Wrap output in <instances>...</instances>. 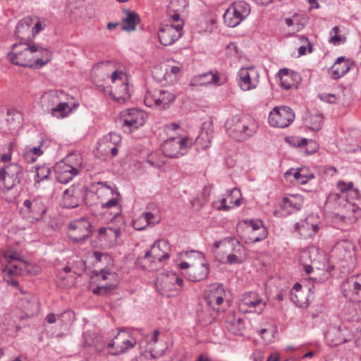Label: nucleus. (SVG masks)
<instances>
[{
  "instance_id": "1",
  "label": "nucleus",
  "mask_w": 361,
  "mask_h": 361,
  "mask_svg": "<svg viewBox=\"0 0 361 361\" xmlns=\"http://www.w3.org/2000/svg\"><path fill=\"white\" fill-rule=\"evenodd\" d=\"M23 46L22 50H16L8 54V59L14 65L30 68H40L51 59V53L46 48L37 44H29L27 42L16 43L12 49L16 50Z\"/></svg>"
},
{
  "instance_id": "2",
  "label": "nucleus",
  "mask_w": 361,
  "mask_h": 361,
  "mask_svg": "<svg viewBox=\"0 0 361 361\" xmlns=\"http://www.w3.org/2000/svg\"><path fill=\"white\" fill-rule=\"evenodd\" d=\"M337 187L341 194H331L328 198V202L334 201L338 203V207H341V211L337 214V216L345 223L353 224L361 216V209L357 205L347 201L345 193H352L353 198L356 199L360 197V193L357 189L353 188V182L347 184L339 181Z\"/></svg>"
},
{
  "instance_id": "3",
  "label": "nucleus",
  "mask_w": 361,
  "mask_h": 361,
  "mask_svg": "<svg viewBox=\"0 0 361 361\" xmlns=\"http://www.w3.org/2000/svg\"><path fill=\"white\" fill-rule=\"evenodd\" d=\"M82 344L85 346L94 347L96 351L103 352L108 350V353L112 355H118L124 353L127 350L133 348L136 341L135 340H124L122 345L116 344L114 340L106 343L103 335L95 331H87L82 335Z\"/></svg>"
},
{
  "instance_id": "4",
  "label": "nucleus",
  "mask_w": 361,
  "mask_h": 361,
  "mask_svg": "<svg viewBox=\"0 0 361 361\" xmlns=\"http://www.w3.org/2000/svg\"><path fill=\"white\" fill-rule=\"evenodd\" d=\"M102 185L101 188L97 189L96 194L98 197L103 195H111V197L108 199L106 202L101 203V209H102V214L106 216V219L111 222H118L123 224L124 223L123 218L122 217V207L119 204L121 194L117 190V188L114 185L111 187L108 185L106 183H99Z\"/></svg>"
},
{
  "instance_id": "5",
  "label": "nucleus",
  "mask_w": 361,
  "mask_h": 361,
  "mask_svg": "<svg viewBox=\"0 0 361 361\" xmlns=\"http://www.w3.org/2000/svg\"><path fill=\"white\" fill-rule=\"evenodd\" d=\"M227 134L238 141H244L257 131L255 123L247 116H235L225 123Z\"/></svg>"
},
{
  "instance_id": "6",
  "label": "nucleus",
  "mask_w": 361,
  "mask_h": 361,
  "mask_svg": "<svg viewBox=\"0 0 361 361\" xmlns=\"http://www.w3.org/2000/svg\"><path fill=\"white\" fill-rule=\"evenodd\" d=\"M335 254L343 268L348 271L353 270L356 264V252L354 243L350 240H341L334 247Z\"/></svg>"
},
{
  "instance_id": "7",
  "label": "nucleus",
  "mask_w": 361,
  "mask_h": 361,
  "mask_svg": "<svg viewBox=\"0 0 361 361\" xmlns=\"http://www.w3.org/2000/svg\"><path fill=\"white\" fill-rule=\"evenodd\" d=\"M250 13V5L243 1L232 4L226 11L223 18L226 25L235 27L244 20Z\"/></svg>"
},
{
  "instance_id": "8",
  "label": "nucleus",
  "mask_w": 361,
  "mask_h": 361,
  "mask_svg": "<svg viewBox=\"0 0 361 361\" xmlns=\"http://www.w3.org/2000/svg\"><path fill=\"white\" fill-rule=\"evenodd\" d=\"M117 122L121 126L124 132H130L137 129L145 123V113L137 109H127L120 113Z\"/></svg>"
},
{
  "instance_id": "9",
  "label": "nucleus",
  "mask_w": 361,
  "mask_h": 361,
  "mask_svg": "<svg viewBox=\"0 0 361 361\" xmlns=\"http://www.w3.org/2000/svg\"><path fill=\"white\" fill-rule=\"evenodd\" d=\"M176 99V95L165 90L147 91L145 97V103L147 106L165 110Z\"/></svg>"
},
{
  "instance_id": "10",
  "label": "nucleus",
  "mask_w": 361,
  "mask_h": 361,
  "mask_svg": "<svg viewBox=\"0 0 361 361\" xmlns=\"http://www.w3.org/2000/svg\"><path fill=\"white\" fill-rule=\"evenodd\" d=\"M294 119V111L286 106L274 107L269 116V123L271 126L282 128L289 126Z\"/></svg>"
},
{
  "instance_id": "11",
  "label": "nucleus",
  "mask_w": 361,
  "mask_h": 361,
  "mask_svg": "<svg viewBox=\"0 0 361 361\" xmlns=\"http://www.w3.org/2000/svg\"><path fill=\"white\" fill-rule=\"evenodd\" d=\"M89 220L80 218L69 225L68 237L75 243L82 244L90 236L92 231Z\"/></svg>"
},
{
  "instance_id": "12",
  "label": "nucleus",
  "mask_w": 361,
  "mask_h": 361,
  "mask_svg": "<svg viewBox=\"0 0 361 361\" xmlns=\"http://www.w3.org/2000/svg\"><path fill=\"white\" fill-rule=\"evenodd\" d=\"M23 177V167L17 164H11L0 170V179L4 181L7 190L20 184Z\"/></svg>"
},
{
  "instance_id": "13",
  "label": "nucleus",
  "mask_w": 361,
  "mask_h": 361,
  "mask_svg": "<svg viewBox=\"0 0 361 361\" xmlns=\"http://www.w3.org/2000/svg\"><path fill=\"white\" fill-rule=\"evenodd\" d=\"M47 211V207L42 197L25 200L23 204L21 212L26 214L32 222L39 221Z\"/></svg>"
},
{
  "instance_id": "14",
  "label": "nucleus",
  "mask_w": 361,
  "mask_h": 361,
  "mask_svg": "<svg viewBox=\"0 0 361 361\" xmlns=\"http://www.w3.org/2000/svg\"><path fill=\"white\" fill-rule=\"evenodd\" d=\"M183 23L181 22L176 25H164L158 32L160 43L164 46L172 44L182 36Z\"/></svg>"
},
{
  "instance_id": "15",
  "label": "nucleus",
  "mask_w": 361,
  "mask_h": 361,
  "mask_svg": "<svg viewBox=\"0 0 361 361\" xmlns=\"http://www.w3.org/2000/svg\"><path fill=\"white\" fill-rule=\"evenodd\" d=\"M266 306V302L263 301L262 298L256 292H249L243 295L240 307H247L245 312H254L261 314Z\"/></svg>"
},
{
  "instance_id": "16",
  "label": "nucleus",
  "mask_w": 361,
  "mask_h": 361,
  "mask_svg": "<svg viewBox=\"0 0 361 361\" xmlns=\"http://www.w3.org/2000/svg\"><path fill=\"white\" fill-rule=\"evenodd\" d=\"M294 228L301 236L310 238L319 231V226L316 223L314 216H308L305 219L295 224Z\"/></svg>"
},
{
  "instance_id": "17",
  "label": "nucleus",
  "mask_w": 361,
  "mask_h": 361,
  "mask_svg": "<svg viewBox=\"0 0 361 361\" xmlns=\"http://www.w3.org/2000/svg\"><path fill=\"white\" fill-rule=\"evenodd\" d=\"M238 75V85L243 90L247 91L256 87V80L254 78L257 76V72L254 67L242 68Z\"/></svg>"
},
{
  "instance_id": "18",
  "label": "nucleus",
  "mask_w": 361,
  "mask_h": 361,
  "mask_svg": "<svg viewBox=\"0 0 361 361\" xmlns=\"http://www.w3.org/2000/svg\"><path fill=\"white\" fill-rule=\"evenodd\" d=\"M352 66H354L353 61L345 56H339L331 68L329 69V73L333 79L338 80L345 75Z\"/></svg>"
},
{
  "instance_id": "19",
  "label": "nucleus",
  "mask_w": 361,
  "mask_h": 361,
  "mask_svg": "<svg viewBox=\"0 0 361 361\" xmlns=\"http://www.w3.org/2000/svg\"><path fill=\"white\" fill-rule=\"evenodd\" d=\"M243 224L247 226V228H251L252 233L259 231V235H252L250 237V240L252 243L259 242L267 237L268 231L267 228L263 225L262 221L260 219H246L243 221Z\"/></svg>"
},
{
  "instance_id": "20",
  "label": "nucleus",
  "mask_w": 361,
  "mask_h": 361,
  "mask_svg": "<svg viewBox=\"0 0 361 361\" xmlns=\"http://www.w3.org/2000/svg\"><path fill=\"white\" fill-rule=\"evenodd\" d=\"M196 81L199 82L200 85H214L219 86L223 85L226 80L221 78L217 71H209L195 77L191 81L190 85H195Z\"/></svg>"
},
{
  "instance_id": "21",
  "label": "nucleus",
  "mask_w": 361,
  "mask_h": 361,
  "mask_svg": "<svg viewBox=\"0 0 361 361\" xmlns=\"http://www.w3.org/2000/svg\"><path fill=\"white\" fill-rule=\"evenodd\" d=\"M78 173L77 168L61 163L57 166L56 171V178L61 183H68Z\"/></svg>"
},
{
  "instance_id": "22",
  "label": "nucleus",
  "mask_w": 361,
  "mask_h": 361,
  "mask_svg": "<svg viewBox=\"0 0 361 361\" xmlns=\"http://www.w3.org/2000/svg\"><path fill=\"white\" fill-rule=\"evenodd\" d=\"M224 287L221 284L211 286L209 293L205 297L207 305L215 310L214 305H220L224 302Z\"/></svg>"
},
{
  "instance_id": "23",
  "label": "nucleus",
  "mask_w": 361,
  "mask_h": 361,
  "mask_svg": "<svg viewBox=\"0 0 361 361\" xmlns=\"http://www.w3.org/2000/svg\"><path fill=\"white\" fill-rule=\"evenodd\" d=\"M80 195V190L74 186L65 190L63 193L64 207L67 208L77 207L82 201Z\"/></svg>"
},
{
  "instance_id": "24",
  "label": "nucleus",
  "mask_w": 361,
  "mask_h": 361,
  "mask_svg": "<svg viewBox=\"0 0 361 361\" xmlns=\"http://www.w3.org/2000/svg\"><path fill=\"white\" fill-rule=\"evenodd\" d=\"M209 264L202 262L200 267H192L185 273V275L189 281L196 282L205 279L209 274Z\"/></svg>"
},
{
  "instance_id": "25",
  "label": "nucleus",
  "mask_w": 361,
  "mask_h": 361,
  "mask_svg": "<svg viewBox=\"0 0 361 361\" xmlns=\"http://www.w3.org/2000/svg\"><path fill=\"white\" fill-rule=\"evenodd\" d=\"M161 149L164 155L169 158H178L183 154L179 149V145L176 138L166 140L162 145Z\"/></svg>"
},
{
  "instance_id": "26",
  "label": "nucleus",
  "mask_w": 361,
  "mask_h": 361,
  "mask_svg": "<svg viewBox=\"0 0 361 361\" xmlns=\"http://www.w3.org/2000/svg\"><path fill=\"white\" fill-rule=\"evenodd\" d=\"M140 21L138 14L133 11H126V17L123 19V30L127 32L135 30Z\"/></svg>"
},
{
  "instance_id": "27",
  "label": "nucleus",
  "mask_w": 361,
  "mask_h": 361,
  "mask_svg": "<svg viewBox=\"0 0 361 361\" xmlns=\"http://www.w3.org/2000/svg\"><path fill=\"white\" fill-rule=\"evenodd\" d=\"M152 245H157L156 252L159 255V258H154V262L158 261L159 262H162L164 259H167L169 258V251L170 247L167 241L165 240H157L155 241Z\"/></svg>"
},
{
  "instance_id": "28",
  "label": "nucleus",
  "mask_w": 361,
  "mask_h": 361,
  "mask_svg": "<svg viewBox=\"0 0 361 361\" xmlns=\"http://www.w3.org/2000/svg\"><path fill=\"white\" fill-rule=\"evenodd\" d=\"M286 141L290 144V145L300 147L304 145H307L309 142L307 139L299 137H288L286 138ZM310 144L314 145V147H313L311 150L306 149L305 153L307 154H311L317 151V145L312 140H310Z\"/></svg>"
},
{
  "instance_id": "29",
  "label": "nucleus",
  "mask_w": 361,
  "mask_h": 361,
  "mask_svg": "<svg viewBox=\"0 0 361 361\" xmlns=\"http://www.w3.org/2000/svg\"><path fill=\"white\" fill-rule=\"evenodd\" d=\"M280 78L281 87L285 90H290L295 87V83L292 81L293 73L289 72L287 68H282L278 73Z\"/></svg>"
},
{
  "instance_id": "30",
  "label": "nucleus",
  "mask_w": 361,
  "mask_h": 361,
  "mask_svg": "<svg viewBox=\"0 0 361 361\" xmlns=\"http://www.w3.org/2000/svg\"><path fill=\"white\" fill-rule=\"evenodd\" d=\"M305 123L312 130L319 131L322 126L323 117L319 114H310L305 118Z\"/></svg>"
},
{
  "instance_id": "31",
  "label": "nucleus",
  "mask_w": 361,
  "mask_h": 361,
  "mask_svg": "<svg viewBox=\"0 0 361 361\" xmlns=\"http://www.w3.org/2000/svg\"><path fill=\"white\" fill-rule=\"evenodd\" d=\"M174 272H167L158 279L159 286L162 289V294H166L168 291L175 290V282L171 281V274Z\"/></svg>"
},
{
  "instance_id": "32",
  "label": "nucleus",
  "mask_w": 361,
  "mask_h": 361,
  "mask_svg": "<svg viewBox=\"0 0 361 361\" xmlns=\"http://www.w3.org/2000/svg\"><path fill=\"white\" fill-rule=\"evenodd\" d=\"M157 245H152L149 250L147 251L143 257H138L136 259L135 264L142 269H147V266L143 264L144 259H149L151 262H154V258H159V255L156 252Z\"/></svg>"
},
{
  "instance_id": "33",
  "label": "nucleus",
  "mask_w": 361,
  "mask_h": 361,
  "mask_svg": "<svg viewBox=\"0 0 361 361\" xmlns=\"http://www.w3.org/2000/svg\"><path fill=\"white\" fill-rule=\"evenodd\" d=\"M50 173V166L45 164L42 165H37L35 166V175L34 178L35 183H39L41 181L49 179Z\"/></svg>"
},
{
  "instance_id": "34",
  "label": "nucleus",
  "mask_w": 361,
  "mask_h": 361,
  "mask_svg": "<svg viewBox=\"0 0 361 361\" xmlns=\"http://www.w3.org/2000/svg\"><path fill=\"white\" fill-rule=\"evenodd\" d=\"M283 202L286 207H291L298 211L302 208L303 198L300 195H293L288 197H283Z\"/></svg>"
},
{
  "instance_id": "35",
  "label": "nucleus",
  "mask_w": 361,
  "mask_h": 361,
  "mask_svg": "<svg viewBox=\"0 0 361 361\" xmlns=\"http://www.w3.org/2000/svg\"><path fill=\"white\" fill-rule=\"evenodd\" d=\"M70 112L71 109L67 102L59 103L56 106L51 108L52 116L58 118L67 116Z\"/></svg>"
},
{
  "instance_id": "36",
  "label": "nucleus",
  "mask_w": 361,
  "mask_h": 361,
  "mask_svg": "<svg viewBox=\"0 0 361 361\" xmlns=\"http://www.w3.org/2000/svg\"><path fill=\"white\" fill-rule=\"evenodd\" d=\"M212 137V136L209 135L207 131H204V130L202 129L195 140V144L197 145H202L203 149H207L209 147Z\"/></svg>"
},
{
  "instance_id": "37",
  "label": "nucleus",
  "mask_w": 361,
  "mask_h": 361,
  "mask_svg": "<svg viewBox=\"0 0 361 361\" xmlns=\"http://www.w3.org/2000/svg\"><path fill=\"white\" fill-rule=\"evenodd\" d=\"M347 283L351 288L352 293L361 298V276L352 277L347 281Z\"/></svg>"
},
{
  "instance_id": "38",
  "label": "nucleus",
  "mask_w": 361,
  "mask_h": 361,
  "mask_svg": "<svg viewBox=\"0 0 361 361\" xmlns=\"http://www.w3.org/2000/svg\"><path fill=\"white\" fill-rule=\"evenodd\" d=\"M23 25L22 27H18V23L16 27L15 35L18 39H20L19 42H25L30 41V30L29 29H26Z\"/></svg>"
},
{
  "instance_id": "39",
  "label": "nucleus",
  "mask_w": 361,
  "mask_h": 361,
  "mask_svg": "<svg viewBox=\"0 0 361 361\" xmlns=\"http://www.w3.org/2000/svg\"><path fill=\"white\" fill-rule=\"evenodd\" d=\"M228 197H231L230 203L233 204L235 206H240L241 204V193L240 190L238 188H233L228 191Z\"/></svg>"
},
{
  "instance_id": "40",
  "label": "nucleus",
  "mask_w": 361,
  "mask_h": 361,
  "mask_svg": "<svg viewBox=\"0 0 361 361\" xmlns=\"http://www.w3.org/2000/svg\"><path fill=\"white\" fill-rule=\"evenodd\" d=\"M338 32L339 27L338 26L334 27L330 32L331 37L329 39V42L335 46L339 45L345 41V37L342 38L340 35H338Z\"/></svg>"
},
{
  "instance_id": "41",
  "label": "nucleus",
  "mask_w": 361,
  "mask_h": 361,
  "mask_svg": "<svg viewBox=\"0 0 361 361\" xmlns=\"http://www.w3.org/2000/svg\"><path fill=\"white\" fill-rule=\"evenodd\" d=\"M180 72V68L178 66H172L170 68L169 71L168 69L165 70L164 75L161 79L159 80H164L165 81H173V79H176V75Z\"/></svg>"
},
{
  "instance_id": "42",
  "label": "nucleus",
  "mask_w": 361,
  "mask_h": 361,
  "mask_svg": "<svg viewBox=\"0 0 361 361\" xmlns=\"http://www.w3.org/2000/svg\"><path fill=\"white\" fill-rule=\"evenodd\" d=\"M230 324V331H233V334H237L238 331H240L243 329V319L240 317L238 319L233 318L232 321H228Z\"/></svg>"
},
{
  "instance_id": "43",
  "label": "nucleus",
  "mask_w": 361,
  "mask_h": 361,
  "mask_svg": "<svg viewBox=\"0 0 361 361\" xmlns=\"http://www.w3.org/2000/svg\"><path fill=\"white\" fill-rule=\"evenodd\" d=\"M109 145H117L121 141V137L120 135L116 133H110L107 136H105L102 140Z\"/></svg>"
},
{
  "instance_id": "44",
  "label": "nucleus",
  "mask_w": 361,
  "mask_h": 361,
  "mask_svg": "<svg viewBox=\"0 0 361 361\" xmlns=\"http://www.w3.org/2000/svg\"><path fill=\"white\" fill-rule=\"evenodd\" d=\"M4 281H6L8 284L13 286V287H18L19 283L18 281L15 278L13 274H7L5 275L4 278Z\"/></svg>"
},
{
  "instance_id": "45",
  "label": "nucleus",
  "mask_w": 361,
  "mask_h": 361,
  "mask_svg": "<svg viewBox=\"0 0 361 361\" xmlns=\"http://www.w3.org/2000/svg\"><path fill=\"white\" fill-rule=\"evenodd\" d=\"M13 152V143L10 142L8 146V152L2 154L0 157V161L2 162H7L11 159Z\"/></svg>"
},
{
  "instance_id": "46",
  "label": "nucleus",
  "mask_w": 361,
  "mask_h": 361,
  "mask_svg": "<svg viewBox=\"0 0 361 361\" xmlns=\"http://www.w3.org/2000/svg\"><path fill=\"white\" fill-rule=\"evenodd\" d=\"M320 99L323 101H325L329 104H336L337 98L335 94H321Z\"/></svg>"
},
{
  "instance_id": "47",
  "label": "nucleus",
  "mask_w": 361,
  "mask_h": 361,
  "mask_svg": "<svg viewBox=\"0 0 361 361\" xmlns=\"http://www.w3.org/2000/svg\"><path fill=\"white\" fill-rule=\"evenodd\" d=\"M93 257L95 259L97 262H102L103 259H104L106 261L110 259L109 255L102 253L99 251H94L93 252Z\"/></svg>"
},
{
  "instance_id": "48",
  "label": "nucleus",
  "mask_w": 361,
  "mask_h": 361,
  "mask_svg": "<svg viewBox=\"0 0 361 361\" xmlns=\"http://www.w3.org/2000/svg\"><path fill=\"white\" fill-rule=\"evenodd\" d=\"M122 75H123L122 71H119L118 70L114 71L111 75V80L113 82H114L116 80L120 79L121 81L122 85L123 86L124 90H126L127 86L123 82V80L121 78Z\"/></svg>"
},
{
  "instance_id": "49",
  "label": "nucleus",
  "mask_w": 361,
  "mask_h": 361,
  "mask_svg": "<svg viewBox=\"0 0 361 361\" xmlns=\"http://www.w3.org/2000/svg\"><path fill=\"white\" fill-rule=\"evenodd\" d=\"M32 24V18L30 17H26L23 18L19 23H18V27H20L23 26V25L26 27V29H29Z\"/></svg>"
},
{
  "instance_id": "50",
  "label": "nucleus",
  "mask_w": 361,
  "mask_h": 361,
  "mask_svg": "<svg viewBox=\"0 0 361 361\" xmlns=\"http://www.w3.org/2000/svg\"><path fill=\"white\" fill-rule=\"evenodd\" d=\"M227 263L230 264H241L242 260L240 259L235 255L231 254L227 256Z\"/></svg>"
},
{
  "instance_id": "51",
  "label": "nucleus",
  "mask_w": 361,
  "mask_h": 361,
  "mask_svg": "<svg viewBox=\"0 0 361 361\" xmlns=\"http://www.w3.org/2000/svg\"><path fill=\"white\" fill-rule=\"evenodd\" d=\"M98 233L99 235L100 240H102L104 236H111V233L109 232V227H101L98 230Z\"/></svg>"
},
{
  "instance_id": "52",
  "label": "nucleus",
  "mask_w": 361,
  "mask_h": 361,
  "mask_svg": "<svg viewBox=\"0 0 361 361\" xmlns=\"http://www.w3.org/2000/svg\"><path fill=\"white\" fill-rule=\"evenodd\" d=\"M171 281H174L175 287L176 286H178L180 287L183 286V280L181 278H180L176 273L171 274Z\"/></svg>"
},
{
  "instance_id": "53",
  "label": "nucleus",
  "mask_w": 361,
  "mask_h": 361,
  "mask_svg": "<svg viewBox=\"0 0 361 361\" xmlns=\"http://www.w3.org/2000/svg\"><path fill=\"white\" fill-rule=\"evenodd\" d=\"M23 157H24V159L26 160V161L30 162V163L35 162L37 159V157L36 156H34L28 150L24 153Z\"/></svg>"
},
{
  "instance_id": "54",
  "label": "nucleus",
  "mask_w": 361,
  "mask_h": 361,
  "mask_svg": "<svg viewBox=\"0 0 361 361\" xmlns=\"http://www.w3.org/2000/svg\"><path fill=\"white\" fill-rule=\"evenodd\" d=\"M116 286L114 284H108L102 286V288L104 289L105 296L111 294L116 289Z\"/></svg>"
},
{
  "instance_id": "55",
  "label": "nucleus",
  "mask_w": 361,
  "mask_h": 361,
  "mask_svg": "<svg viewBox=\"0 0 361 361\" xmlns=\"http://www.w3.org/2000/svg\"><path fill=\"white\" fill-rule=\"evenodd\" d=\"M189 139L188 137H184L180 140H176V142L178 143L179 149L181 152L182 149L186 148L188 147V142Z\"/></svg>"
},
{
  "instance_id": "56",
  "label": "nucleus",
  "mask_w": 361,
  "mask_h": 361,
  "mask_svg": "<svg viewBox=\"0 0 361 361\" xmlns=\"http://www.w3.org/2000/svg\"><path fill=\"white\" fill-rule=\"evenodd\" d=\"M43 30L42 24L39 21H37L35 26L32 29V36L35 37L37 34H38L41 30Z\"/></svg>"
},
{
  "instance_id": "57",
  "label": "nucleus",
  "mask_w": 361,
  "mask_h": 361,
  "mask_svg": "<svg viewBox=\"0 0 361 361\" xmlns=\"http://www.w3.org/2000/svg\"><path fill=\"white\" fill-rule=\"evenodd\" d=\"M5 257L7 259H10V260H20V256L16 252L6 253Z\"/></svg>"
},
{
  "instance_id": "58",
  "label": "nucleus",
  "mask_w": 361,
  "mask_h": 361,
  "mask_svg": "<svg viewBox=\"0 0 361 361\" xmlns=\"http://www.w3.org/2000/svg\"><path fill=\"white\" fill-rule=\"evenodd\" d=\"M142 217L145 220L147 224H149L151 223V221L154 219V215L153 213L149 212L143 213L142 214Z\"/></svg>"
},
{
  "instance_id": "59",
  "label": "nucleus",
  "mask_w": 361,
  "mask_h": 361,
  "mask_svg": "<svg viewBox=\"0 0 361 361\" xmlns=\"http://www.w3.org/2000/svg\"><path fill=\"white\" fill-rule=\"evenodd\" d=\"M219 210L228 211L231 207L226 204V198H222L220 201V206L217 207Z\"/></svg>"
},
{
  "instance_id": "60",
  "label": "nucleus",
  "mask_w": 361,
  "mask_h": 361,
  "mask_svg": "<svg viewBox=\"0 0 361 361\" xmlns=\"http://www.w3.org/2000/svg\"><path fill=\"white\" fill-rule=\"evenodd\" d=\"M313 178H314L313 174L302 175V176H301L300 179L298 180V181L299 182V183L304 185V184H306L309 180L312 179Z\"/></svg>"
},
{
  "instance_id": "61",
  "label": "nucleus",
  "mask_w": 361,
  "mask_h": 361,
  "mask_svg": "<svg viewBox=\"0 0 361 361\" xmlns=\"http://www.w3.org/2000/svg\"><path fill=\"white\" fill-rule=\"evenodd\" d=\"M28 151L31 152L34 156H36L37 157H39L43 153V152L40 149V146L35 147L32 149H30Z\"/></svg>"
},
{
  "instance_id": "62",
  "label": "nucleus",
  "mask_w": 361,
  "mask_h": 361,
  "mask_svg": "<svg viewBox=\"0 0 361 361\" xmlns=\"http://www.w3.org/2000/svg\"><path fill=\"white\" fill-rule=\"evenodd\" d=\"M56 97L54 93L45 94L42 97V102H51Z\"/></svg>"
},
{
  "instance_id": "63",
  "label": "nucleus",
  "mask_w": 361,
  "mask_h": 361,
  "mask_svg": "<svg viewBox=\"0 0 361 361\" xmlns=\"http://www.w3.org/2000/svg\"><path fill=\"white\" fill-rule=\"evenodd\" d=\"M212 188L210 186H204L202 190V197L206 200L210 195Z\"/></svg>"
},
{
  "instance_id": "64",
  "label": "nucleus",
  "mask_w": 361,
  "mask_h": 361,
  "mask_svg": "<svg viewBox=\"0 0 361 361\" xmlns=\"http://www.w3.org/2000/svg\"><path fill=\"white\" fill-rule=\"evenodd\" d=\"M46 320L49 324H53L56 321V316L54 313H49L47 315Z\"/></svg>"
}]
</instances>
